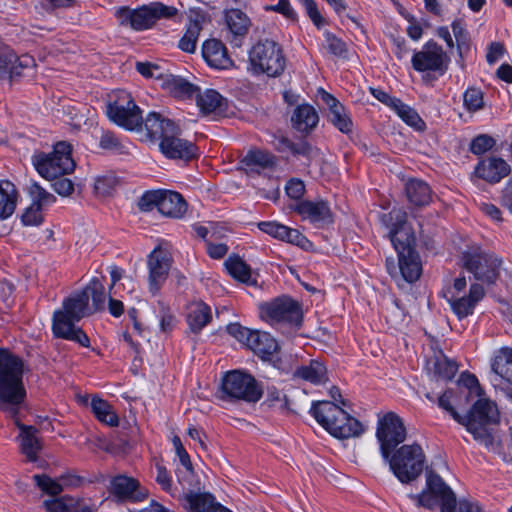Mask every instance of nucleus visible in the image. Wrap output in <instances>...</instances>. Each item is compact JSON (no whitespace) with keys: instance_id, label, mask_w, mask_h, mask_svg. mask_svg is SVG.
I'll list each match as a JSON object with an SVG mask.
<instances>
[{"instance_id":"nucleus-54","label":"nucleus","mask_w":512,"mask_h":512,"mask_svg":"<svg viewBox=\"0 0 512 512\" xmlns=\"http://www.w3.org/2000/svg\"><path fill=\"white\" fill-rule=\"evenodd\" d=\"M227 332L248 348L257 333V331L250 330L238 323L229 324L227 326Z\"/></svg>"},{"instance_id":"nucleus-50","label":"nucleus","mask_w":512,"mask_h":512,"mask_svg":"<svg viewBox=\"0 0 512 512\" xmlns=\"http://www.w3.org/2000/svg\"><path fill=\"white\" fill-rule=\"evenodd\" d=\"M33 480L43 492L51 496H57L63 491V485L60 481V477L58 479H53L44 474H36L33 476Z\"/></svg>"},{"instance_id":"nucleus-11","label":"nucleus","mask_w":512,"mask_h":512,"mask_svg":"<svg viewBox=\"0 0 512 512\" xmlns=\"http://www.w3.org/2000/svg\"><path fill=\"white\" fill-rule=\"evenodd\" d=\"M221 388L225 398L250 403L259 401L263 393L254 377L238 370L226 373Z\"/></svg>"},{"instance_id":"nucleus-1","label":"nucleus","mask_w":512,"mask_h":512,"mask_svg":"<svg viewBox=\"0 0 512 512\" xmlns=\"http://www.w3.org/2000/svg\"><path fill=\"white\" fill-rule=\"evenodd\" d=\"M24 363L8 350H0V404L3 410L16 416L26 398L23 383Z\"/></svg>"},{"instance_id":"nucleus-6","label":"nucleus","mask_w":512,"mask_h":512,"mask_svg":"<svg viewBox=\"0 0 512 512\" xmlns=\"http://www.w3.org/2000/svg\"><path fill=\"white\" fill-rule=\"evenodd\" d=\"M178 14L174 6L159 1L150 2L137 8L119 7L115 15L121 25L129 26L136 31L153 29L160 20H169Z\"/></svg>"},{"instance_id":"nucleus-48","label":"nucleus","mask_w":512,"mask_h":512,"mask_svg":"<svg viewBox=\"0 0 512 512\" xmlns=\"http://www.w3.org/2000/svg\"><path fill=\"white\" fill-rule=\"evenodd\" d=\"M431 363L433 365L434 373L444 380H451L458 371V365L456 362L445 356L435 357Z\"/></svg>"},{"instance_id":"nucleus-57","label":"nucleus","mask_w":512,"mask_h":512,"mask_svg":"<svg viewBox=\"0 0 512 512\" xmlns=\"http://www.w3.org/2000/svg\"><path fill=\"white\" fill-rule=\"evenodd\" d=\"M163 190L146 191L138 200V208L143 212L151 211L154 207L159 209Z\"/></svg>"},{"instance_id":"nucleus-35","label":"nucleus","mask_w":512,"mask_h":512,"mask_svg":"<svg viewBox=\"0 0 512 512\" xmlns=\"http://www.w3.org/2000/svg\"><path fill=\"white\" fill-rule=\"evenodd\" d=\"M162 86L175 97L182 99H190L195 97V94L198 90V86L188 82L186 79L180 76H175L172 74L165 75L163 78Z\"/></svg>"},{"instance_id":"nucleus-30","label":"nucleus","mask_w":512,"mask_h":512,"mask_svg":"<svg viewBox=\"0 0 512 512\" xmlns=\"http://www.w3.org/2000/svg\"><path fill=\"white\" fill-rule=\"evenodd\" d=\"M491 368L495 383L504 381L512 385V348H501L495 355Z\"/></svg>"},{"instance_id":"nucleus-43","label":"nucleus","mask_w":512,"mask_h":512,"mask_svg":"<svg viewBox=\"0 0 512 512\" xmlns=\"http://www.w3.org/2000/svg\"><path fill=\"white\" fill-rule=\"evenodd\" d=\"M278 348L276 340L268 333L257 331L249 349L262 357L273 355Z\"/></svg>"},{"instance_id":"nucleus-34","label":"nucleus","mask_w":512,"mask_h":512,"mask_svg":"<svg viewBox=\"0 0 512 512\" xmlns=\"http://www.w3.org/2000/svg\"><path fill=\"white\" fill-rule=\"evenodd\" d=\"M293 127L301 132H308L314 129L319 116L315 108L309 104L299 105L295 108L292 118Z\"/></svg>"},{"instance_id":"nucleus-5","label":"nucleus","mask_w":512,"mask_h":512,"mask_svg":"<svg viewBox=\"0 0 512 512\" xmlns=\"http://www.w3.org/2000/svg\"><path fill=\"white\" fill-rule=\"evenodd\" d=\"M310 413L326 431L336 438L358 437L364 432L361 422L335 403L329 401L313 403Z\"/></svg>"},{"instance_id":"nucleus-21","label":"nucleus","mask_w":512,"mask_h":512,"mask_svg":"<svg viewBox=\"0 0 512 512\" xmlns=\"http://www.w3.org/2000/svg\"><path fill=\"white\" fill-rule=\"evenodd\" d=\"M484 296V287L478 283H474L470 286L468 294H451L447 298V301L452 312L459 320H462L474 313L475 307Z\"/></svg>"},{"instance_id":"nucleus-8","label":"nucleus","mask_w":512,"mask_h":512,"mask_svg":"<svg viewBox=\"0 0 512 512\" xmlns=\"http://www.w3.org/2000/svg\"><path fill=\"white\" fill-rule=\"evenodd\" d=\"M71 152V145L61 141L54 145L53 151L33 155L32 163L43 178L52 180L73 172L75 162L71 157Z\"/></svg>"},{"instance_id":"nucleus-56","label":"nucleus","mask_w":512,"mask_h":512,"mask_svg":"<svg viewBox=\"0 0 512 512\" xmlns=\"http://www.w3.org/2000/svg\"><path fill=\"white\" fill-rule=\"evenodd\" d=\"M30 194L32 196V203L38 204L39 208L41 209L43 206L51 205L56 201V198L53 194L47 192L37 183H33L30 186Z\"/></svg>"},{"instance_id":"nucleus-4","label":"nucleus","mask_w":512,"mask_h":512,"mask_svg":"<svg viewBox=\"0 0 512 512\" xmlns=\"http://www.w3.org/2000/svg\"><path fill=\"white\" fill-rule=\"evenodd\" d=\"M410 498L417 506L428 509L440 507V512H482L475 502L460 500L457 504L456 496L451 488L436 473L430 471L426 474V489Z\"/></svg>"},{"instance_id":"nucleus-20","label":"nucleus","mask_w":512,"mask_h":512,"mask_svg":"<svg viewBox=\"0 0 512 512\" xmlns=\"http://www.w3.org/2000/svg\"><path fill=\"white\" fill-rule=\"evenodd\" d=\"M110 493L121 502H141L148 497V490L138 480L119 475L111 480Z\"/></svg>"},{"instance_id":"nucleus-62","label":"nucleus","mask_w":512,"mask_h":512,"mask_svg":"<svg viewBox=\"0 0 512 512\" xmlns=\"http://www.w3.org/2000/svg\"><path fill=\"white\" fill-rule=\"evenodd\" d=\"M452 398V390H447L438 398V405L440 408L447 411L455 421L460 423L462 416L454 409L452 405Z\"/></svg>"},{"instance_id":"nucleus-15","label":"nucleus","mask_w":512,"mask_h":512,"mask_svg":"<svg viewBox=\"0 0 512 512\" xmlns=\"http://www.w3.org/2000/svg\"><path fill=\"white\" fill-rule=\"evenodd\" d=\"M463 267L473 274L476 280L491 284L498 276L501 259L492 253L483 251L465 252L462 256Z\"/></svg>"},{"instance_id":"nucleus-45","label":"nucleus","mask_w":512,"mask_h":512,"mask_svg":"<svg viewBox=\"0 0 512 512\" xmlns=\"http://www.w3.org/2000/svg\"><path fill=\"white\" fill-rule=\"evenodd\" d=\"M225 21L230 32H246L251 25L248 16L239 9L226 11Z\"/></svg>"},{"instance_id":"nucleus-37","label":"nucleus","mask_w":512,"mask_h":512,"mask_svg":"<svg viewBox=\"0 0 512 512\" xmlns=\"http://www.w3.org/2000/svg\"><path fill=\"white\" fill-rule=\"evenodd\" d=\"M17 198L15 185L8 180L0 181V219H7L14 213Z\"/></svg>"},{"instance_id":"nucleus-7","label":"nucleus","mask_w":512,"mask_h":512,"mask_svg":"<svg viewBox=\"0 0 512 512\" xmlns=\"http://www.w3.org/2000/svg\"><path fill=\"white\" fill-rule=\"evenodd\" d=\"M285 67L283 49L276 41L258 40L248 51V70L253 75L278 77L284 72Z\"/></svg>"},{"instance_id":"nucleus-49","label":"nucleus","mask_w":512,"mask_h":512,"mask_svg":"<svg viewBox=\"0 0 512 512\" xmlns=\"http://www.w3.org/2000/svg\"><path fill=\"white\" fill-rule=\"evenodd\" d=\"M323 48L327 53L340 59H348L350 50L347 44L334 34H328L323 44Z\"/></svg>"},{"instance_id":"nucleus-27","label":"nucleus","mask_w":512,"mask_h":512,"mask_svg":"<svg viewBox=\"0 0 512 512\" xmlns=\"http://www.w3.org/2000/svg\"><path fill=\"white\" fill-rule=\"evenodd\" d=\"M195 98L196 104L202 114L220 115L226 110V99L215 89H205L201 91L198 87Z\"/></svg>"},{"instance_id":"nucleus-32","label":"nucleus","mask_w":512,"mask_h":512,"mask_svg":"<svg viewBox=\"0 0 512 512\" xmlns=\"http://www.w3.org/2000/svg\"><path fill=\"white\" fill-rule=\"evenodd\" d=\"M212 319L211 308L202 301L192 302L187 308V323L193 333H199Z\"/></svg>"},{"instance_id":"nucleus-33","label":"nucleus","mask_w":512,"mask_h":512,"mask_svg":"<svg viewBox=\"0 0 512 512\" xmlns=\"http://www.w3.org/2000/svg\"><path fill=\"white\" fill-rule=\"evenodd\" d=\"M246 170L259 173L261 170L272 168L276 165V157L265 150H249L241 160Z\"/></svg>"},{"instance_id":"nucleus-40","label":"nucleus","mask_w":512,"mask_h":512,"mask_svg":"<svg viewBox=\"0 0 512 512\" xmlns=\"http://www.w3.org/2000/svg\"><path fill=\"white\" fill-rule=\"evenodd\" d=\"M90 406L93 414L100 422L110 427L118 426V416L113 411L112 406L106 400L94 396L91 399Z\"/></svg>"},{"instance_id":"nucleus-10","label":"nucleus","mask_w":512,"mask_h":512,"mask_svg":"<svg viewBox=\"0 0 512 512\" xmlns=\"http://www.w3.org/2000/svg\"><path fill=\"white\" fill-rule=\"evenodd\" d=\"M261 317L271 325L300 327L303 321L301 304L289 296H280L259 306Z\"/></svg>"},{"instance_id":"nucleus-38","label":"nucleus","mask_w":512,"mask_h":512,"mask_svg":"<svg viewBox=\"0 0 512 512\" xmlns=\"http://www.w3.org/2000/svg\"><path fill=\"white\" fill-rule=\"evenodd\" d=\"M406 196L410 203L416 206L427 205L431 200V189L428 184L419 179H410L405 185Z\"/></svg>"},{"instance_id":"nucleus-36","label":"nucleus","mask_w":512,"mask_h":512,"mask_svg":"<svg viewBox=\"0 0 512 512\" xmlns=\"http://www.w3.org/2000/svg\"><path fill=\"white\" fill-rule=\"evenodd\" d=\"M224 267L234 279L250 286L257 284L251 275L250 267L239 256H229L224 262Z\"/></svg>"},{"instance_id":"nucleus-14","label":"nucleus","mask_w":512,"mask_h":512,"mask_svg":"<svg viewBox=\"0 0 512 512\" xmlns=\"http://www.w3.org/2000/svg\"><path fill=\"white\" fill-rule=\"evenodd\" d=\"M382 222L389 228L388 237L396 252L415 248V234L404 210L393 209L382 216Z\"/></svg>"},{"instance_id":"nucleus-3","label":"nucleus","mask_w":512,"mask_h":512,"mask_svg":"<svg viewBox=\"0 0 512 512\" xmlns=\"http://www.w3.org/2000/svg\"><path fill=\"white\" fill-rule=\"evenodd\" d=\"M89 313L87 295L81 293V291L71 295L63 301L62 308L56 310L53 314V334L58 338L77 342L83 347H89V337L75 326Z\"/></svg>"},{"instance_id":"nucleus-9","label":"nucleus","mask_w":512,"mask_h":512,"mask_svg":"<svg viewBox=\"0 0 512 512\" xmlns=\"http://www.w3.org/2000/svg\"><path fill=\"white\" fill-rule=\"evenodd\" d=\"M386 461L400 482L409 483L422 473L425 454L418 444L402 445Z\"/></svg>"},{"instance_id":"nucleus-12","label":"nucleus","mask_w":512,"mask_h":512,"mask_svg":"<svg viewBox=\"0 0 512 512\" xmlns=\"http://www.w3.org/2000/svg\"><path fill=\"white\" fill-rule=\"evenodd\" d=\"M106 113L113 123L125 129L134 130L142 125L141 110L125 90L115 93V99L108 103Z\"/></svg>"},{"instance_id":"nucleus-25","label":"nucleus","mask_w":512,"mask_h":512,"mask_svg":"<svg viewBox=\"0 0 512 512\" xmlns=\"http://www.w3.org/2000/svg\"><path fill=\"white\" fill-rule=\"evenodd\" d=\"M510 165L499 157L481 160L475 167L477 177L491 183H497L510 173Z\"/></svg>"},{"instance_id":"nucleus-26","label":"nucleus","mask_w":512,"mask_h":512,"mask_svg":"<svg viewBox=\"0 0 512 512\" xmlns=\"http://www.w3.org/2000/svg\"><path fill=\"white\" fill-rule=\"evenodd\" d=\"M184 507L189 512H232L220 503L209 493H196L190 491L183 497Z\"/></svg>"},{"instance_id":"nucleus-64","label":"nucleus","mask_w":512,"mask_h":512,"mask_svg":"<svg viewBox=\"0 0 512 512\" xmlns=\"http://www.w3.org/2000/svg\"><path fill=\"white\" fill-rule=\"evenodd\" d=\"M159 321H160V328L163 332L171 331L176 324L175 316L170 312V310L168 308H165V307H162V309L160 311Z\"/></svg>"},{"instance_id":"nucleus-51","label":"nucleus","mask_w":512,"mask_h":512,"mask_svg":"<svg viewBox=\"0 0 512 512\" xmlns=\"http://www.w3.org/2000/svg\"><path fill=\"white\" fill-rule=\"evenodd\" d=\"M393 110L410 126L420 127V124H423L417 112L410 106L404 104L401 100L398 101Z\"/></svg>"},{"instance_id":"nucleus-42","label":"nucleus","mask_w":512,"mask_h":512,"mask_svg":"<svg viewBox=\"0 0 512 512\" xmlns=\"http://www.w3.org/2000/svg\"><path fill=\"white\" fill-rule=\"evenodd\" d=\"M275 147L279 152H290L293 155H301L307 158L314 156L316 152V150L304 140L292 142L285 137L278 138Z\"/></svg>"},{"instance_id":"nucleus-19","label":"nucleus","mask_w":512,"mask_h":512,"mask_svg":"<svg viewBox=\"0 0 512 512\" xmlns=\"http://www.w3.org/2000/svg\"><path fill=\"white\" fill-rule=\"evenodd\" d=\"M318 97L326 105L328 121L341 133L350 134L353 131V121L350 112L332 94L324 89L318 90Z\"/></svg>"},{"instance_id":"nucleus-55","label":"nucleus","mask_w":512,"mask_h":512,"mask_svg":"<svg viewBox=\"0 0 512 512\" xmlns=\"http://www.w3.org/2000/svg\"><path fill=\"white\" fill-rule=\"evenodd\" d=\"M496 144L493 137L487 134H480L473 138L470 143L469 150L475 155H482L491 150Z\"/></svg>"},{"instance_id":"nucleus-31","label":"nucleus","mask_w":512,"mask_h":512,"mask_svg":"<svg viewBox=\"0 0 512 512\" xmlns=\"http://www.w3.org/2000/svg\"><path fill=\"white\" fill-rule=\"evenodd\" d=\"M187 210V204L178 192L163 190L158 211L171 218H181Z\"/></svg>"},{"instance_id":"nucleus-59","label":"nucleus","mask_w":512,"mask_h":512,"mask_svg":"<svg viewBox=\"0 0 512 512\" xmlns=\"http://www.w3.org/2000/svg\"><path fill=\"white\" fill-rule=\"evenodd\" d=\"M305 184L299 178H291L285 185V192L291 199L302 201V197L305 194Z\"/></svg>"},{"instance_id":"nucleus-22","label":"nucleus","mask_w":512,"mask_h":512,"mask_svg":"<svg viewBox=\"0 0 512 512\" xmlns=\"http://www.w3.org/2000/svg\"><path fill=\"white\" fill-rule=\"evenodd\" d=\"M177 132L169 134L159 143L161 152L171 159L190 160L197 156V147L178 136Z\"/></svg>"},{"instance_id":"nucleus-63","label":"nucleus","mask_w":512,"mask_h":512,"mask_svg":"<svg viewBox=\"0 0 512 512\" xmlns=\"http://www.w3.org/2000/svg\"><path fill=\"white\" fill-rule=\"evenodd\" d=\"M172 444H173V447L175 449V452H176V455L178 456L179 458V461L181 463V465L188 471V472H192V463H191V460H190V457L187 453V451L185 450L182 442H181V439L178 437V436H174L172 438Z\"/></svg>"},{"instance_id":"nucleus-18","label":"nucleus","mask_w":512,"mask_h":512,"mask_svg":"<svg viewBox=\"0 0 512 512\" xmlns=\"http://www.w3.org/2000/svg\"><path fill=\"white\" fill-rule=\"evenodd\" d=\"M171 266V258L167 250L156 247L148 256L149 290L157 294L164 284Z\"/></svg>"},{"instance_id":"nucleus-58","label":"nucleus","mask_w":512,"mask_h":512,"mask_svg":"<svg viewBox=\"0 0 512 512\" xmlns=\"http://www.w3.org/2000/svg\"><path fill=\"white\" fill-rule=\"evenodd\" d=\"M21 221L25 226H38L43 222L42 209L36 203H31L21 216Z\"/></svg>"},{"instance_id":"nucleus-46","label":"nucleus","mask_w":512,"mask_h":512,"mask_svg":"<svg viewBox=\"0 0 512 512\" xmlns=\"http://www.w3.org/2000/svg\"><path fill=\"white\" fill-rule=\"evenodd\" d=\"M99 147L116 154H125L128 150L127 145L115 133L109 130L101 131Z\"/></svg>"},{"instance_id":"nucleus-28","label":"nucleus","mask_w":512,"mask_h":512,"mask_svg":"<svg viewBox=\"0 0 512 512\" xmlns=\"http://www.w3.org/2000/svg\"><path fill=\"white\" fill-rule=\"evenodd\" d=\"M202 55L208 65L217 69H226L232 64L226 47L220 40L215 38L204 41Z\"/></svg>"},{"instance_id":"nucleus-39","label":"nucleus","mask_w":512,"mask_h":512,"mask_svg":"<svg viewBox=\"0 0 512 512\" xmlns=\"http://www.w3.org/2000/svg\"><path fill=\"white\" fill-rule=\"evenodd\" d=\"M21 430V450L26 455L29 461L37 459V453L41 449L39 439L36 436L37 430L33 426H27L17 423Z\"/></svg>"},{"instance_id":"nucleus-61","label":"nucleus","mask_w":512,"mask_h":512,"mask_svg":"<svg viewBox=\"0 0 512 512\" xmlns=\"http://www.w3.org/2000/svg\"><path fill=\"white\" fill-rule=\"evenodd\" d=\"M136 70L138 73H140L143 77L146 78H156L163 80V78L165 77L162 74L161 68L158 65L150 62H137Z\"/></svg>"},{"instance_id":"nucleus-13","label":"nucleus","mask_w":512,"mask_h":512,"mask_svg":"<svg viewBox=\"0 0 512 512\" xmlns=\"http://www.w3.org/2000/svg\"><path fill=\"white\" fill-rule=\"evenodd\" d=\"M376 436L380 443V451L384 460L406 438V428L402 419L394 412H388L379 418L376 429Z\"/></svg>"},{"instance_id":"nucleus-29","label":"nucleus","mask_w":512,"mask_h":512,"mask_svg":"<svg viewBox=\"0 0 512 512\" xmlns=\"http://www.w3.org/2000/svg\"><path fill=\"white\" fill-rule=\"evenodd\" d=\"M147 134L154 139H164L169 134L177 132L178 126L172 120L164 118L161 114L151 112L142 120Z\"/></svg>"},{"instance_id":"nucleus-17","label":"nucleus","mask_w":512,"mask_h":512,"mask_svg":"<svg viewBox=\"0 0 512 512\" xmlns=\"http://www.w3.org/2000/svg\"><path fill=\"white\" fill-rule=\"evenodd\" d=\"M398 264L393 258L386 259V269L394 279L402 278L408 283L419 279L422 273V265L419 254L414 249L397 251Z\"/></svg>"},{"instance_id":"nucleus-60","label":"nucleus","mask_w":512,"mask_h":512,"mask_svg":"<svg viewBox=\"0 0 512 512\" xmlns=\"http://www.w3.org/2000/svg\"><path fill=\"white\" fill-rule=\"evenodd\" d=\"M305 8L311 21L315 24L317 29H320L324 24V18L322 17L317 3L315 0H298Z\"/></svg>"},{"instance_id":"nucleus-24","label":"nucleus","mask_w":512,"mask_h":512,"mask_svg":"<svg viewBox=\"0 0 512 512\" xmlns=\"http://www.w3.org/2000/svg\"><path fill=\"white\" fill-rule=\"evenodd\" d=\"M291 209L299 214L303 220H309L311 223H329L332 221L330 207L324 200L299 201L291 206Z\"/></svg>"},{"instance_id":"nucleus-52","label":"nucleus","mask_w":512,"mask_h":512,"mask_svg":"<svg viewBox=\"0 0 512 512\" xmlns=\"http://www.w3.org/2000/svg\"><path fill=\"white\" fill-rule=\"evenodd\" d=\"M464 107L470 111L475 112L483 108L484 100L483 93L477 88H468L463 95Z\"/></svg>"},{"instance_id":"nucleus-2","label":"nucleus","mask_w":512,"mask_h":512,"mask_svg":"<svg viewBox=\"0 0 512 512\" xmlns=\"http://www.w3.org/2000/svg\"><path fill=\"white\" fill-rule=\"evenodd\" d=\"M499 423L497 405L489 399L480 398L461 417L460 424L472 434L475 441L495 453L501 452V445L495 435L494 426Z\"/></svg>"},{"instance_id":"nucleus-16","label":"nucleus","mask_w":512,"mask_h":512,"mask_svg":"<svg viewBox=\"0 0 512 512\" xmlns=\"http://www.w3.org/2000/svg\"><path fill=\"white\" fill-rule=\"evenodd\" d=\"M412 67L417 72H434L439 76L448 69V58L442 48L434 42H427L420 51L413 54Z\"/></svg>"},{"instance_id":"nucleus-44","label":"nucleus","mask_w":512,"mask_h":512,"mask_svg":"<svg viewBox=\"0 0 512 512\" xmlns=\"http://www.w3.org/2000/svg\"><path fill=\"white\" fill-rule=\"evenodd\" d=\"M87 295V303L89 304V298L92 299V306L94 311H102L105 308L106 293L103 283L93 278L89 284L81 291Z\"/></svg>"},{"instance_id":"nucleus-41","label":"nucleus","mask_w":512,"mask_h":512,"mask_svg":"<svg viewBox=\"0 0 512 512\" xmlns=\"http://www.w3.org/2000/svg\"><path fill=\"white\" fill-rule=\"evenodd\" d=\"M295 375L312 384L319 385L327 380V369L321 362L312 360L309 365L297 368Z\"/></svg>"},{"instance_id":"nucleus-47","label":"nucleus","mask_w":512,"mask_h":512,"mask_svg":"<svg viewBox=\"0 0 512 512\" xmlns=\"http://www.w3.org/2000/svg\"><path fill=\"white\" fill-rule=\"evenodd\" d=\"M43 505L47 512H79L78 501L69 496L45 500Z\"/></svg>"},{"instance_id":"nucleus-23","label":"nucleus","mask_w":512,"mask_h":512,"mask_svg":"<svg viewBox=\"0 0 512 512\" xmlns=\"http://www.w3.org/2000/svg\"><path fill=\"white\" fill-rule=\"evenodd\" d=\"M257 226L259 230L272 236L273 238L285 241L298 247L305 248L310 244L309 240L297 229L290 228L278 222L263 221L259 222Z\"/></svg>"},{"instance_id":"nucleus-53","label":"nucleus","mask_w":512,"mask_h":512,"mask_svg":"<svg viewBox=\"0 0 512 512\" xmlns=\"http://www.w3.org/2000/svg\"><path fill=\"white\" fill-rule=\"evenodd\" d=\"M209 21V16L200 8H191L188 12L187 32H200L204 24Z\"/></svg>"}]
</instances>
